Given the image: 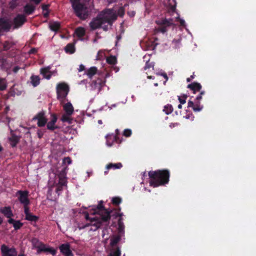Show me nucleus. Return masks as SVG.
I'll return each instance as SVG.
<instances>
[{"mask_svg": "<svg viewBox=\"0 0 256 256\" xmlns=\"http://www.w3.org/2000/svg\"><path fill=\"white\" fill-rule=\"evenodd\" d=\"M150 184L154 188L164 186L170 181V172L168 170H158L148 172Z\"/></svg>", "mask_w": 256, "mask_h": 256, "instance_id": "1", "label": "nucleus"}, {"mask_svg": "<svg viewBox=\"0 0 256 256\" xmlns=\"http://www.w3.org/2000/svg\"><path fill=\"white\" fill-rule=\"evenodd\" d=\"M92 210H93L92 214H97L95 216L90 218V224L94 226L95 230L101 226L102 222H106L110 219V212L104 208L102 203L97 206H94Z\"/></svg>", "mask_w": 256, "mask_h": 256, "instance_id": "2", "label": "nucleus"}, {"mask_svg": "<svg viewBox=\"0 0 256 256\" xmlns=\"http://www.w3.org/2000/svg\"><path fill=\"white\" fill-rule=\"evenodd\" d=\"M99 18L102 20L106 27L110 26L112 22L116 19L117 14L113 9H106L102 11L99 14Z\"/></svg>", "mask_w": 256, "mask_h": 256, "instance_id": "3", "label": "nucleus"}, {"mask_svg": "<svg viewBox=\"0 0 256 256\" xmlns=\"http://www.w3.org/2000/svg\"><path fill=\"white\" fill-rule=\"evenodd\" d=\"M156 23L158 25V27L156 28V32L162 34L167 32L170 26H174V20L171 18H162L157 20Z\"/></svg>", "mask_w": 256, "mask_h": 256, "instance_id": "4", "label": "nucleus"}, {"mask_svg": "<svg viewBox=\"0 0 256 256\" xmlns=\"http://www.w3.org/2000/svg\"><path fill=\"white\" fill-rule=\"evenodd\" d=\"M80 0H70L76 16L82 19L86 18L88 14L87 8L79 2Z\"/></svg>", "mask_w": 256, "mask_h": 256, "instance_id": "5", "label": "nucleus"}, {"mask_svg": "<svg viewBox=\"0 0 256 256\" xmlns=\"http://www.w3.org/2000/svg\"><path fill=\"white\" fill-rule=\"evenodd\" d=\"M205 94V92L202 90L194 99V101L190 100L188 103V106L192 108L195 112L201 111L203 108V106L200 104V100L202 99V96Z\"/></svg>", "mask_w": 256, "mask_h": 256, "instance_id": "6", "label": "nucleus"}, {"mask_svg": "<svg viewBox=\"0 0 256 256\" xmlns=\"http://www.w3.org/2000/svg\"><path fill=\"white\" fill-rule=\"evenodd\" d=\"M69 92V86L65 82H60L56 86V93L58 98H64L66 96Z\"/></svg>", "mask_w": 256, "mask_h": 256, "instance_id": "7", "label": "nucleus"}, {"mask_svg": "<svg viewBox=\"0 0 256 256\" xmlns=\"http://www.w3.org/2000/svg\"><path fill=\"white\" fill-rule=\"evenodd\" d=\"M66 172L65 170H64L62 173H60L58 175L59 178V180L56 186V192L58 194V195H60V192L62 191L64 188L66 186Z\"/></svg>", "mask_w": 256, "mask_h": 256, "instance_id": "8", "label": "nucleus"}, {"mask_svg": "<svg viewBox=\"0 0 256 256\" xmlns=\"http://www.w3.org/2000/svg\"><path fill=\"white\" fill-rule=\"evenodd\" d=\"M90 26L92 30L98 28L100 26H102V28L106 30L108 28L106 27V26L104 24L102 20L99 18V15L90 22Z\"/></svg>", "mask_w": 256, "mask_h": 256, "instance_id": "9", "label": "nucleus"}, {"mask_svg": "<svg viewBox=\"0 0 256 256\" xmlns=\"http://www.w3.org/2000/svg\"><path fill=\"white\" fill-rule=\"evenodd\" d=\"M16 194H18V200L24 204V208L25 206H28L30 204V201L28 198V192L27 191L19 190Z\"/></svg>", "mask_w": 256, "mask_h": 256, "instance_id": "10", "label": "nucleus"}, {"mask_svg": "<svg viewBox=\"0 0 256 256\" xmlns=\"http://www.w3.org/2000/svg\"><path fill=\"white\" fill-rule=\"evenodd\" d=\"M1 252L2 256H16L17 254L15 248H10L4 244L2 246Z\"/></svg>", "mask_w": 256, "mask_h": 256, "instance_id": "11", "label": "nucleus"}, {"mask_svg": "<svg viewBox=\"0 0 256 256\" xmlns=\"http://www.w3.org/2000/svg\"><path fill=\"white\" fill-rule=\"evenodd\" d=\"M33 120H38V125L40 127L45 126L47 122V119L44 116V112H39L35 117L33 118Z\"/></svg>", "mask_w": 256, "mask_h": 256, "instance_id": "12", "label": "nucleus"}, {"mask_svg": "<svg viewBox=\"0 0 256 256\" xmlns=\"http://www.w3.org/2000/svg\"><path fill=\"white\" fill-rule=\"evenodd\" d=\"M26 21V18L24 15H18L14 20V28H18L22 26Z\"/></svg>", "mask_w": 256, "mask_h": 256, "instance_id": "13", "label": "nucleus"}, {"mask_svg": "<svg viewBox=\"0 0 256 256\" xmlns=\"http://www.w3.org/2000/svg\"><path fill=\"white\" fill-rule=\"evenodd\" d=\"M60 252L65 256H70L72 255V252L70 250V246L68 243L62 244L60 246Z\"/></svg>", "mask_w": 256, "mask_h": 256, "instance_id": "14", "label": "nucleus"}, {"mask_svg": "<svg viewBox=\"0 0 256 256\" xmlns=\"http://www.w3.org/2000/svg\"><path fill=\"white\" fill-rule=\"evenodd\" d=\"M187 88L192 90L194 94L198 92H200L202 88V85L197 82H194L188 85Z\"/></svg>", "mask_w": 256, "mask_h": 256, "instance_id": "15", "label": "nucleus"}, {"mask_svg": "<svg viewBox=\"0 0 256 256\" xmlns=\"http://www.w3.org/2000/svg\"><path fill=\"white\" fill-rule=\"evenodd\" d=\"M24 212L26 214V220L32 222H36L38 220V218L37 216L33 215L30 212L28 206H25V208H24Z\"/></svg>", "mask_w": 256, "mask_h": 256, "instance_id": "16", "label": "nucleus"}, {"mask_svg": "<svg viewBox=\"0 0 256 256\" xmlns=\"http://www.w3.org/2000/svg\"><path fill=\"white\" fill-rule=\"evenodd\" d=\"M11 26L10 20L6 18L0 19V28L4 30H9Z\"/></svg>", "mask_w": 256, "mask_h": 256, "instance_id": "17", "label": "nucleus"}, {"mask_svg": "<svg viewBox=\"0 0 256 256\" xmlns=\"http://www.w3.org/2000/svg\"><path fill=\"white\" fill-rule=\"evenodd\" d=\"M50 66L44 68L40 69V74L44 77L46 79H50L54 72L50 71Z\"/></svg>", "mask_w": 256, "mask_h": 256, "instance_id": "18", "label": "nucleus"}, {"mask_svg": "<svg viewBox=\"0 0 256 256\" xmlns=\"http://www.w3.org/2000/svg\"><path fill=\"white\" fill-rule=\"evenodd\" d=\"M52 119L50 122H49L47 124V128L50 130H54L56 128L58 127L55 125L56 122L57 121V117L56 114H52Z\"/></svg>", "mask_w": 256, "mask_h": 256, "instance_id": "19", "label": "nucleus"}, {"mask_svg": "<svg viewBox=\"0 0 256 256\" xmlns=\"http://www.w3.org/2000/svg\"><path fill=\"white\" fill-rule=\"evenodd\" d=\"M39 250L42 252L50 253L53 256H54L56 254V250L52 248L46 246L44 244H41L40 246Z\"/></svg>", "mask_w": 256, "mask_h": 256, "instance_id": "20", "label": "nucleus"}, {"mask_svg": "<svg viewBox=\"0 0 256 256\" xmlns=\"http://www.w3.org/2000/svg\"><path fill=\"white\" fill-rule=\"evenodd\" d=\"M64 110L66 114L72 115L74 112V108L70 102H67L63 106Z\"/></svg>", "mask_w": 256, "mask_h": 256, "instance_id": "21", "label": "nucleus"}, {"mask_svg": "<svg viewBox=\"0 0 256 256\" xmlns=\"http://www.w3.org/2000/svg\"><path fill=\"white\" fill-rule=\"evenodd\" d=\"M122 167V164L121 163L118 162L116 164H113V163H110L106 165V168L107 170L104 172V174H106L108 172V170L112 168L114 170L116 169H120V168Z\"/></svg>", "mask_w": 256, "mask_h": 256, "instance_id": "22", "label": "nucleus"}, {"mask_svg": "<svg viewBox=\"0 0 256 256\" xmlns=\"http://www.w3.org/2000/svg\"><path fill=\"white\" fill-rule=\"evenodd\" d=\"M0 212L8 218H10L13 215L10 207L2 208L0 209Z\"/></svg>", "mask_w": 256, "mask_h": 256, "instance_id": "23", "label": "nucleus"}, {"mask_svg": "<svg viewBox=\"0 0 256 256\" xmlns=\"http://www.w3.org/2000/svg\"><path fill=\"white\" fill-rule=\"evenodd\" d=\"M120 241V236H113L110 238V248L118 247L116 244Z\"/></svg>", "mask_w": 256, "mask_h": 256, "instance_id": "24", "label": "nucleus"}, {"mask_svg": "<svg viewBox=\"0 0 256 256\" xmlns=\"http://www.w3.org/2000/svg\"><path fill=\"white\" fill-rule=\"evenodd\" d=\"M110 252L108 256H120V250L118 247L110 248Z\"/></svg>", "mask_w": 256, "mask_h": 256, "instance_id": "25", "label": "nucleus"}, {"mask_svg": "<svg viewBox=\"0 0 256 256\" xmlns=\"http://www.w3.org/2000/svg\"><path fill=\"white\" fill-rule=\"evenodd\" d=\"M8 222L10 224H12L16 230L19 229L22 226V224L20 221H16L12 218H10L8 220Z\"/></svg>", "mask_w": 256, "mask_h": 256, "instance_id": "26", "label": "nucleus"}, {"mask_svg": "<svg viewBox=\"0 0 256 256\" xmlns=\"http://www.w3.org/2000/svg\"><path fill=\"white\" fill-rule=\"evenodd\" d=\"M31 83L34 86H36L40 82V78L38 76H32L30 77Z\"/></svg>", "mask_w": 256, "mask_h": 256, "instance_id": "27", "label": "nucleus"}, {"mask_svg": "<svg viewBox=\"0 0 256 256\" xmlns=\"http://www.w3.org/2000/svg\"><path fill=\"white\" fill-rule=\"evenodd\" d=\"M96 72L97 68L96 67H91L87 70L86 74L90 78H92L96 74Z\"/></svg>", "mask_w": 256, "mask_h": 256, "instance_id": "28", "label": "nucleus"}, {"mask_svg": "<svg viewBox=\"0 0 256 256\" xmlns=\"http://www.w3.org/2000/svg\"><path fill=\"white\" fill-rule=\"evenodd\" d=\"M71 116V114H64L61 118V120L63 122H68V124H71L72 120Z\"/></svg>", "mask_w": 256, "mask_h": 256, "instance_id": "29", "label": "nucleus"}, {"mask_svg": "<svg viewBox=\"0 0 256 256\" xmlns=\"http://www.w3.org/2000/svg\"><path fill=\"white\" fill-rule=\"evenodd\" d=\"M75 34L78 37H82L85 34V30L82 27H79L76 30Z\"/></svg>", "mask_w": 256, "mask_h": 256, "instance_id": "30", "label": "nucleus"}, {"mask_svg": "<svg viewBox=\"0 0 256 256\" xmlns=\"http://www.w3.org/2000/svg\"><path fill=\"white\" fill-rule=\"evenodd\" d=\"M9 141L10 145L14 147L15 146L18 142V138L16 136H12L9 138Z\"/></svg>", "mask_w": 256, "mask_h": 256, "instance_id": "31", "label": "nucleus"}, {"mask_svg": "<svg viewBox=\"0 0 256 256\" xmlns=\"http://www.w3.org/2000/svg\"><path fill=\"white\" fill-rule=\"evenodd\" d=\"M49 26L52 30L56 31L58 30L60 24L58 22H52L50 24Z\"/></svg>", "mask_w": 256, "mask_h": 256, "instance_id": "32", "label": "nucleus"}, {"mask_svg": "<svg viewBox=\"0 0 256 256\" xmlns=\"http://www.w3.org/2000/svg\"><path fill=\"white\" fill-rule=\"evenodd\" d=\"M163 111L166 114H169L173 111V107L171 104H168L164 106Z\"/></svg>", "mask_w": 256, "mask_h": 256, "instance_id": "33", "label": "nucleus"}, {"mask_svg": "<svg viewBox=\"0 0 256 256\" xmlns=\"http://www.w3.org/2000/svg\"><path fill=\"white\" fill-rule=\"evenodd\" d=\"M34 7L32 5H26L24 7V12L27 14H30L33 12Z\"/></svg>", "mask_w": 256, "mask_h": 256, "instance_id": "34", "label": "nucleus"}, {"mask_svg": "<svg viewBox=\"0 0 256 256\" xmlns=\"http://www.w3.org/2000/svg\"><path fill=\"white\" fill-rule=\"evenodd\" d=\"M65 50L67 52L74 53V46L72 44H69L66 46Z\"/></svg>", "mask_w": 256, "mask_h": 256, "instance_id": "35", "label": "nucleus"}, {"mask_svg": "<svg viewBox=\"0 0 256 256\" xmlns=\"http://www.w3.org/2000/svg\"><path fill=\"white\" fill-rule=\"evenodd\" d=\"M106 62L110 64H114L116 63V59L114 56H110L106 58Z\"/></svg>", "mask_w": 256, "mask_h": 256, "instance_id": "36", "label": "nucleus"}, {"mask_svg": "<svg viewBox=\"0 0 256 256\" xmlns=\"http://www.w3.org/2000/svg\"><path fill=\"white\" fill-rule=\"evenodd\" d=\"M151 68L152 70H154V64L153 62H150V60H148L146 64L145 70L150 69Z\"/></svg>", "mask_w": 256, "mask_h": 256, "instance_id": "37", "label": "nucleus"}, {"mask_svg": "<svg viewBox=\"0 0 256 256\" xmlns=\"http://www.w3.org/2000/svg\"><path fill=\"white\" fill-rule=\"evenodd\" d=\"M6 88V84L4 79L0 78V90H3Z\"/></svg>", "mask_w": 256, "mask_h": 256, "instance_id": "38", "label": "nucleus"}, {"mask_svg": "<svg viewBox=\"0 0 256 256\" xmlns=\"http://www.w3.org/2000/svg\"><path fill=\"white\" fill-rule=\"evenodd\" d=\"M32 244L34 245V246L35 247L38 248V250H40V246L41 244H43L41 243L40 242L39 240L38 239H36V238H33L32 240Z\"/></svg>", "mask_w": 256, "mask_h": 256, "instance_id": "39", "label": "nucleus"}, {"mask_svg": "<svg viewBox=\"0 0 256 256\" xmlns=\"http://www.w3.org/2000/svg\"><path fill=\"white\" fill-rule=\"evenodd\" d=\"M186 98H187V96H186V95H184L182 96H178V100H179L181 104H185L186 102Z\"/></svg>", "mask_w": 256, "mask_h": 256, "instance_id": "40", "label": "nucleus"}, {"mask_svg": "<svg viewBox=\"0 0 256 256\" xmlns=\"http://www.w3.org/2000/svg\"><path fill=\"white\" fill-rule=\"evenodd\" d=\"M132 134V130L130 129H126L123 132V135L126 137H128Z\"/></svg>", "mask_w": 256, "mask_h": 256, "instance_id": "41", "label": "nucleus"}, {"mask_svg": "<svg viewBox=\"0 0 256 256\" xmlns=\"http://www.w3.org/2000/svg\"><path fill=\"white\" fill-rule=\"evenodd\" d=\"M112 202L114 204H118L120 203L121 199L118 197H115L112 198Z\"/></svg>", "mask_w": 256, "mask_h": 256, "instance_id": "42", "label": "nucleus"}, {"mask_svg": "<svg viewBox=\"0 0 256 256\" xmlns=\"http://www.w3.org/2000/svg\"><path fill=\"white\" fill-rule=\"evenodd\" d=\"M63 162L64 164L67 163L68 164H70L72 162L71 160L69 157H66L64 158L63 160Z\"/></svg>", "mask_w": 256, "mask_h": 256, "instance_id": "43", "label": "nucleus"}, {"mask_svg": "<svg viewBox=\"0 0 256 256\" xmlns=\"http://www.w3.org/2000/svg\"><path fill=\"white\" fill-rule=\"evenodd\" d=\"M124 14V10L122 8H120L118 10V14L120 16H122Z\"/></svg>", "mask_w": 256, "mask_h": 256, "instance_id": "44", "label": "nucleus"}, {"mask_svg": "<svg viewBox=\"0 0 256 256\" xmlns=\"http://www.w3.org/2000/svg\"><path fill=\"white\" fill-rule=\"evenodd\" d=\"M156 74L162 76L166 79V81L164 82H166L168 80V78L167 74L166 72L161 73L160 74L156 73Z\"/></svg>", "mask_w": 256, "mask_h": 256, "instance_id": "45", "label": "nucleus"}, {"mask_svg": "<svg viewBox=\"0 0 256 256\" xmlns=\"http://www.w3.org/2000/svg\"><path fill=\"white\" fill-rule=\"evenodd\" d=\"M84 70V66L82 64H80L79 66L78 71L82 72Z\"/></svg>", "mask_w": 256, "mask_h": 256, "instance_id": "46", "label": "nucleus"}, {"mask_svg": "<svg viewBox=\"0 0 256 256\" xmlns=\"http://www.w3.org/2000/svg\"><path fill=\"white\" fill-rule=\"evenodd\" d=\"M48 5H42V8L43 11H48Z\"/></svg>", "mask_w": 256, "mask_h": 256, "instance_id": "47", "label": "nucleus"}, {"mask_svg": "<svg viewBox=\"0 0 256 256\" xmlns=\"http://www.w3.org/2000/svg\"><path fill=\"white\" fill-rule=\"evenodd\" d=\"M194 78V74L191 76L190 78H187V82H190Z\"/></svg>", "mask_w": 256, "mask_h": 256, "instance_id": "48", "label": "nucleus"}, {"mask_svg": "<svg viewBox=\"0 0 256 256\" xmlns=\"http://www.w3.org/2000/svg\"><path fill=\"white\" fill-rule=\"evenodd\" d=\"M146 73L147 74V78H149V79H154V76H151V75H149L148 72H146Z\"/></svg>", "mask_w": 256, "mask_h": 256, "instance_id": "49", "label": "nucleus"}, {"mask_svg": "<svg viewBox=\"0 0 256 256\" xmlns=\"http://www.w3.org/2000/svg\"><path fill=\"white\" fill-rule=\"evenodd\" d=\"M180 24L181 26H184L185 22H184V20H180Z\"/></svg>", "mask_w": 256, "mask_h": 256, "instance_id": "50", "label": "nucleus"}, {"mask_svg": "<svg viewBox=\"0 0 256 256\" xmlns=\"http://www.w3.org/2000/svg\"><path fill=\"white\" fill-rule=\"evenodd\" d=\"M43 14L45 17H46L48 14V11H43Z\"/></svg>", "mask_w": 256, "mask_h": 256, "instance_id": "51", "label": "nucleus"}, {"mask_svg": "<svg viewBox=\"0 0 256 256\" xmlns=\"http://www.w3.org/2000/svg\"><path fill=\"white\" fill-rule=\"evenodd\" d=\"M135 14V12H128V14L130 16H133Z\"/></svg>", "mask_w": 256, "mask_h": 256, "instance_id": "52", "label": "nucleus"}, {"mask_svg": "<svg viewBox=\"0 0 256 256\" xmlns=\"http://www.w3.org/2000/svg\"><path fill=\"white\" fill-rule=\"evenodd\" d=\"M35 52H36V49L35 48H32L30 50V54H33Z\"/></svg>", "mask_w": 256, "mask_h": 256, "instance_id": "53", "label": "nucleus"}, {"mask_svg": "<svg viewBox=\"0 0 256 256\" xmlns=\"http://www.w3.org/2000/svg\"><path fill=\"white\" fill-rule=\"evenodd\" d=\"M18 70H19V68L18 67H16L14 69V72H16L18 71Z\"/></svg>", "mask_w": 256, "mask_h": 256, "instance_id": "54", "label": "nucleus"}, {"mask_svg": "<svg viewBox=\"0 0 256 256\" xmlns=\"http://www.w3.org/2000/svg\"><path fill=\"white\" fill-rule=\"evenodd\" d=\"M36 4H38L42 0H32Z\"/></svg>", "mask_w": 256, "mask_h": 256, "instance_id": "55", "label": "nucleus"}, {"mask_svg": "<svg viewBox=\"0 0 256 256\" xmlns=\"http://www.w3.org/2000/svg\"><path fill=\"white\" fill-rule=\"evenodd\" d=\"M144 46H145V50H148V49L150 48H146V47L147 46V45H146V42H145Z\"/></svg>", "mask_w": 256, "mask_h": 256, "instance_id": "56", "label": "nucleus"}, {"mask_svg": "<svg viewBox=\"0 0 256 256\" xmlns=\"http://www.w3.org/2000/svg\"><path fill=\"white\" fill-rule=\"evenodd\" d=\"M182 104H180L178 105V108H182Z\"/></svg>", "mask_w": 256, "mask_h": 256, "instance_id": "57", "label": "nucleus"}, {"mask_svg": "<svg viewBox=\"0 0 256 256\" xmlns=\"http://www.w3.org/2000/svg\"><path fill=\"white\" fill-rule=\"evenodd\" d=\"M102 51H99V52H98V56H100V55L101 54V53H102Z\"/></svg>", "mask_w": 256, "mask_h": 256, "instance_id": "58", "label": "nucleus"}, {"mask_svg": "<svg viewBox=\"0 0 256 256\" xmlns=\"http://www.w3.org/2000/svg\"><path fill=\"white\" fill-rule=\"evenodd\" d=\"M114 0H108V2H109V3H110L112 2Z\"/></svg>", "mask_w": 256, "mask_h": 256, "instance_id": "59", "label": "nucleus"}, {"mask_svg": "<svg viewBox=\"0 0 256 256\" xmlns=\"http://www.w3.org/2000/svg\"><path fill=\"white\" fill-rule=\"evenodd\" d=\"M2 222V218L0 217V224Z\"/></svg>", "mask_w": 256, "mask_h": 256, "instance_id": "60", "label": "nucleus"}, {"mask_svg": "<svg viewBox=\"0 0 256 256\" xmlns=\"http://www.w3.org/2000/svg\"><path fill=\"white\" fill-rule=\"evenodd\" d=\"M154 86H158V83H155V84H154Z\"/></svg>", "mask_w": 256, "mask_h": 256, "instance_id": "61", "label": "nucleus"}, {"mask_svg": "<svg viewBox=\"0 0 256 256\" xmlns=\"http://www.w3.org/2000/svg\"><path fill=\"white\" fill-rule=\"evenodd\" d=\"M2 150V147L0 145V152H1Z\"/></svg>", "mask_w": 256, "mask_h": 256, "instance_id": "62", "label": "nucleus"}, {"mask_svg": "<svg viewBox=\"0 0 256 256\" xmlns=\"http://www.w3.org/2000/svg\"><path fill=\"white\" fill-rule=\"evenodd\" d=\"M172 8V10H175L176 8H175V6H173Z\"/></svg>", "mask_w": 256, "mask_h": 256, "instance_id": "63", "label": "nucleus"}, {"mask_svg": "<svg viewBox=\"0 0 256 256\" xmlns=\"http://www.w3.org/2000/svg\"><path fill=\"white\" fill-rule=\"evenodd\" d=\"M18 256H24L23 254H20Z\"/></svg>", "mask_w": 256, "mask_h": 256, "instance_id": "64", "label": "nucleus"}]
</instances>
